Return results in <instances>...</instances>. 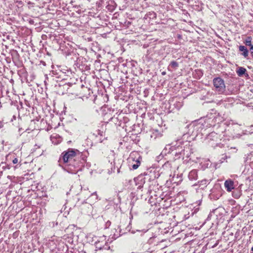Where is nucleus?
Instances as JSON below:
<instances>
[{
    "label": "nucleus",
    "instance_id": "obj_1",
    "mask_svg": "<svg viewBox=\"0 0 253 253\" xmlns=\"http://www.w3.org/2000/svg\"><path fill=\"white\" fill-rule=\"evenodd\" d=\"M78 152V150L73 149H68L67 151L63 152L62 157L64 163H67L74 159Z\"/></svg>",
    "mask_w": 253,
    "mask_h": 253
},
{
    "label": "nucleus",
    "instance_id": "obj_2",
    "mask_svg": "<svg viewBox=\"0 0 253 253\" xmlns=\"http://www.w3.org/2000/svg\"><path fill=\"white\" fill-rule=\"evenodd\" d=\"M213 83L216 91L223 92L225 89V85L224 81L220 78H216L213 79Z\"/></svg>",
    "mask_w": 253,
    "mask_h": 253
},
{
    "label": "nucleus",
    "instance_id": "obj_3",
    "mask_svg": "<svg viewBox=\"0 0 253 253\" xmlns=\"http://www.w3.org/2000/svg\"><path fill=\"white\" fill-rule=\"evenodd\" d=\"M136 153H131L130 157L128 158V162L129 164L132 163L131 167L133 169H137L138 167L140 166V162L139 160V157L138 159H137L136 160H135V158L133 156L136 154ZM130 164H129V166Z\"/></svg>",
    "mask_w": 253,
    "mask_h": 253
},
{
    "label": "nucleus",
    "instance_id": "obj_4",
    "mask_svg": "<svg viewBox=\"0 0 253 253\" xmlns=\"http://www.w3.org/2000/svg\"><path fill=\"white\" fill-rule=\"evenodd\" d=\"M224 186L227 191L228 192H230L232 189L234 188V182L231 180H227L224 182Z\"/></svg>",
    "mask_w": 253,
    "mask_h": 253
},
{
    "label": "nucleus",
    "instance_id": "obj_5",
    "mask_svg": "<svg viewBox=\"0 0 253 253\" xmlns=\"http://www.w3.org/2000/svg\"><path fill=\"white\" fill-rule=\"evenodd\" d=\"M252 38L251 37H248L247 39L244 41V43L247 45L249 46L250 47V50L251 51V53L252 54H253V45L252 44Z\"/></svg>",
    "mask_w": 253,
    "mask_h": 253
},
{
    "label": "nucleus",
    "instance_id": "obj_6",
    "mask_svg": "<svg viewBox=\"0 0 253 253\" xmlns=\"http://www.w3.org/2000/svg\"><path fill=\"white\" fill-rule=\"evenodd\" d=\"M239 51H242V55L245 57H247L248 56L249 51L247 48L243 45H240L239 47Z\"/></svg>",
    "mask_w": 253,
    "mask_h": 253
},
{
    "label": "nucleus",
    "instance_id": "obj_7",
    "mask_svg": "<svg viewBox=\"0 0 253 253\" xmlns=\"http://www.w3.org/2000/svg\"><path fill=\"white\" fill-rule=\"evenodd\" d=\"M246 72V69L243 67H239L237 73L239 76H242Z\"/></svg>",
    "mask_w": 253,
    "mask_h": 253
},
{
    "label": "nucleus",
    "instance_id": "obj_8",
    "mask_svg": "<svg viewBox=\"0 0 253 253\" xmlns=\"http://www.w3.org/2000/svg\"><path fill=\"white\" fill-rule=\"evenodd\" d=\"M169 66L173 69H176L178 67V64L175 61H172L170 62Z\"/></svg>",
    "mask_w": 253,
    "mask_h": 253
},
{
    "label": "nucleus",
    "instance_id": "obj_9",
    "mask_svg": "<svg viewBox=\"0 0 253 253\" xmlns=\"http://www.w3.org/2000/svg\"><path fill=\"white\" fill-rule=\"evenodd\" d=\"M99 244H100L99 242L98 243H95L96 248L98 249V250H101V249H102V248L101 246H100Z\"/></svg>",
    "mask_w": 253,
    "mask_h": 253
},
{
    "label": "nucleus",
    "instance_id": "obj_10",
    "mask_svg": "<svg viewBox=\"0 0 253 253\" xmlns=\"http://www.w3.org/2000/svg\"><path fill=\"white\" fill-rule=\"evenodd\" d=\"M12 162L13 164H17L18 162V160L17 158H15Z\"/></svg>",
    "mask_w": 253,
    "mask_h": 253
},
{
    "label": "nucleus",
    "instance_id": "obj_11",
    "mask_svg": "<svg viewBox=\"0 0 253 253\" xmlns=\"http://www.w3.org/2000/svg\"><path fill=\"white\" fill-rule=\"evenodd\" d=\"M196 171L195 170L191 171L190 173V175H192V174H195Z\"/></svg>",
    "mask_w": 253,
    "mask_h": 253
},
{
    "label": "nucleus",
    "instance_id": "obj_12",
    "mask_svg": "<svg viewBox=\"0 0 253 253\" xmlns=\"http://www.w3.org/2000/svg\"><path fill=\"white\" fill-rule=\"evenodd\" d=\"M165 74H166V73H165V72H164L162 73V74H163V75H165Z\"/></svg>",
    "mask_w": 253,
    "mask_h": 253
},
{
    "label": "nucleus",
    "instance_id": "obj_13",
    "mask_svg": "<svg viewBox=\"0 0 253 253\" xmlns=\"http://www.w3.org/2000/svg\"><path fill=\"white\" fill-rule=\"evenodd\" d=\"M251 250L253 252V247L252 248V250Z\"/></svg>",
    "mask_w": 253,
    "mask_h": 253
},
{
    "label": "nucleus",
    "instance_id": "obj_14",
    "mask_svg": "<svg viewBox=\"0 0 253 253\" xmlns=\"http://www.w3.org/2000/svg\"><path fill=\"white\" fill-rule=\"evenodd\" d=\"M94 194H95V195H96V193H93V194H92V195H94Z\"/></svg>",
    "mask_w": 253,
    "mask_h": 253
}]
</instances>
